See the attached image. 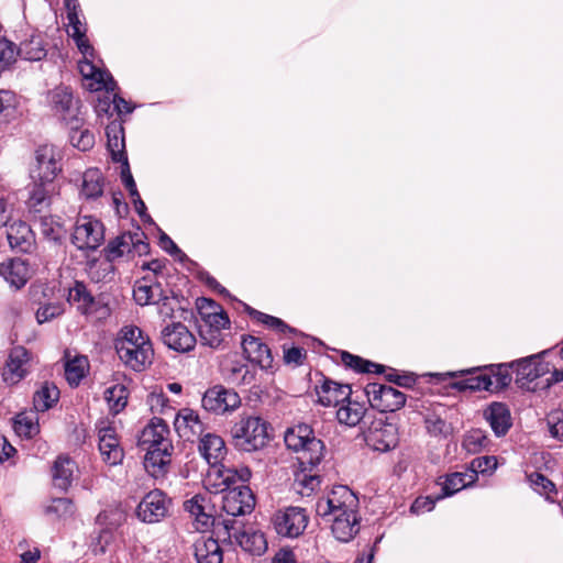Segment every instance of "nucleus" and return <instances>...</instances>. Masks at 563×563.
<instances>
[{
  "mask_svg": "<svg viewBox=\"0 0 563 563\" xmlns=\"http://www.w3.org/2000/svg\"><path fill=\"white\" fill-rule=\"evenodd\" d=\"M103 252L109 262L123 257L132 260L135 256L148 254L150 244L146 242L144 232L136 230L135 232H124L109 241Z\"/></svg>",
  "mask_w": 563,
  "mask_h": 563,
  "instance_id": "obj_7",
  "label": "nucleus"
},
{
  "mask_svg": "<svg viewBox=\"0 0 563 563\" xmlns=\"http://www.w3.org/2000/svg\"><path fill=\"white\" fill-rule=\"evenodd\" d=\"M197 563H222L223 551L218 540L201 536L194 544Z\"/></svg>",
  "mask_w": 563,
  "mask_h": 563,
  "instance_id": "obj_32",
  "label": "nucleus"
},
{
  "mask_svg": "<svg viewBox=\"0 0 563 563\" xmlns=\"http://www.w3.org/2000/svg\"><path fill=\"white\" fill-rule=\"evenodd\" d=\"M177 434L185 441H194L205 432V423L197 411L190 408L180 409L174 420Z\"/></svg>",
  "mask_w": 563,
  "mask_h": 563,
  "instance_id": "obj_21",
  "label": "nucleus"
},
{
  "mask_svg": "<svg viewBox=\"0 0 563 563\" xmlns=\"http://www.w3.org/2000/svg\"><path fill=\"white\" fill-rule=\"evenodd\" d=\"M93 53L90 55L92 57ZM88 56L84 55V60L79 62V71L82 77L88 81V89L91 91L107 90L113 91L115 89V81L108 71L101 70L93 65Z\"/></svg>",
  "mask_w": 563,
  "mask_h": 563,
  "instance_id": "obj_23",
  "label": "nucleus"
},
{
  "mask_svg": "<svg viewBox=\"0 0 563 563\" xmlns=\"http://www.w3.org/2000/svg\"><path fill=\"white\" fill-rule=\"evenodd\" d=\"M162 340L167 347L180 353L189 352L196 345L195 335L180 322L166 325L162 330Z\"/></svg>",
  "mask_w": 563,
  "mask_h": 563,
  "instance_id": "obj_20",
  "label": "nucleus"
},
{
  "mask_svg": "<svg viewBox=\"0 0 563 563\" xmlns=\"http://www.w3.org/2000/svg\"><path fill=\"white\" fill-rule=\"evenodd\" d=\"M75 468L76 463L71 459L65 455L58 456L52 470L54 485L66 490L71 485Z\"/></svg>",
  "mask_w": 563,
  "mask_h": 563,
  "instance_id": "obj_37",
  "label": "nucleus"
},
{
  "mask_svg": "<svg viewBox=\"0 0 563 563\" xmlns=\"http://www.w3.org/2000/svg\"><path fill=\"white\" fill-rule=\"evenodd\" d=\"M108 147L114 162H121L128 158L124 152V135L123 130L117 126L107 129Z\"/></svg>",
  "mask_w": 563,
  "mask_h": 563,
  "instance_id": "obj_47",
  "label": "nucleus"
},
{
  "mask_svg": "<svg viewBox=\"0 0 563 563\" xmlns=\"http://www.w3.org/2000/svg\"><path fill=\"white\" fill-rule=\"evenodd\" d=\"M52 111L67 123L79 122L77 102L68 87L59 86L48 93Z\"/></svg>",
  "mask_w": 563,
  "mask_h": 563,
  "instance_id": "obj_18",
  "label": "nucleus"
},
{
  "mask_svg": "<svg viewBox=\"0 0 563 563\" xmlns=\"http://www.w3.org/2000/svg\"><path fill=\"white\" fill-rule=\"evenodd\" d=\"M184 509L195 519L198 530L213 525V507L208 494H196L184 503Z\"/></svg>",
  "mask_w": 563,
  "mask_h": 563,
  "instance_id": "obj_24",
  "label": "nucleus"
},
{
  "mask_svg": "<svg viewBox=\"0 0 563 563\" xmlns=\"http://www.w3.org/2000/svg\"><path fill=\"white\" fill-rule=\"evenodd\" d=\"M484 417L497 437L505 435L512 426L508 407L501 402H493L484 411Z\"/></svg>",
  "mask_w": 563,
  "mask_h": 563,
  "instance_id": "obj_30",
  "label": "nucleus"
},
{
  "mask_svg": "<svg viewBox=\"0 0 563 563\" xmlns=\"http://www.w3.org/2000/svg\"><path fill=\"white\" fill-rule=\"evenodd\" d=\"M318 402L324 407H338L351 396L350 385L339 384L329 378H323L322 383L316 387Z\"/></svg>",
  "mask_w": 563,
  "mask_h": 563,
  "instance_id": "obj_26",
  "label": "nucleus"
},
{
  "mask_svg": "<svg viewBox=\"0 0 563 563\" xmlns=\"http://www.w3.org/2000/svg\"><path fill=\"white\" fill-rule=\"evenodd\" d=\"M358 509L357 496L344 485L334 486L327 497L318 499L316 514L318 517L352 516Z\"/></svg>",
  "mask_w": 563,
  "mask_h": 563,
  "instance_id": "obj_6",
  "label": "nucleus"
},
{
  "mask_svg": "<svg viewBox=\"0 0 563 563\" xmlns=\"http://www.w3.org/2000/svg\"><path fill=\"white\" fill-rule=\"evenodd\" d=\"M286 446L298 454L299 465L318 466L324 457V444L307 423H298L285 431Z\"/></svg>",
  "mask_w": 563,
  "mask_h": 563,
  "instance_id": "obj_4",
  "label": "nucleus"
},
{
  "mask_svg": "<svg viewBox=\"0 0 563 563\" xmlns=\"http://www.w3.org/2000/svg\"><path fill=\"white\" fill-rule=\"evenodd\" d=\"M225 379L234 385H251L255 380V374L246 364L232 361L223 366Z\"/></svg>",
  "mask_w": 563,
  "mask_h": 563,
  "instance_id": "obj_40",
  "label": "nucleus"
},
{
  "mask_svg": "<svg viewBox=\"0 0 563 563\" xmlns=\"http://www.w3.org/2000/svg\"><path fill=\"white\" fill-rule=\"evenodd\" d=\"M438 500H439L438 496L437 497H431V496L418 497L411 505L410 510H411V512L417 514V515L431 511L434 508L435 503Z\"/></svg>",
  "mask_w": 563,
  "mask_h": 563,
  "instance_id": "obj_63",
  "label": "nucleus"
},
{
  "mask_svg": "<svg viewBox=\"0 0 563 563\" xmlns=\"http://www.w3.org/2000/svg\"><path fill=\"white\" fill-rule=\"evenodd\" d=\"M45 512L48 516H54L56 519H64L74 515L75 506L69 498H54L46 506Z\"/></svg>",
  "mask_w": 563,
  "mask_h": 563,
  "instance_id": "obj_53",
  "label": "nucleus"
},
{
  "mask_svg": "<svg viewBox=\"0 0 563 563\" xmlns=\"http://www.w3.org/2000/svg\"><path fill=\"white\" fill-rule=\"evenodd\" d=\"M37 302L38 308L35 312L36 321L42 324L49 322L64 313V305L58 300L54 301H42L41 299H34Z\"/></svg>",
  "mask_w": 563,
  "mask_h": 563,
  "instance_id": "obj_45",
  "label": "nucleus"
},
{
  "mask_svg": "<svg viewBox=\"0 0 563 563\" xmlns=\"http://www.w3.org/2000/svg\"><path fill=\"white\" fill-rule=\"evenodd\" d=\"M104 178L100 169L88 168L81 176L79 194L87 200H95L102 196Z\"/></svg>",
  "mask_w": 563,
  "mask_h": 563,
  "instance_id": "obj_35",
  "label": "nucleus"
},
{
  "mask_svg": "<svg viewBox=\"0 0 563 563\" xmlns=\"http://www.w3.org/2000/svg\"><path fill=\"white\" fill-rule=\"evenodd\" d=\"M199 452L208 464L218 465L227 454L223 439L214 433H206L200 438Z\"/></svg>",
  "mask_w": 563,
  "mask_h": 563,
  "instance_id": "obj_31",
  "label": "nucleus"
},
{
  "mask_svg": "<svg viewBox=\"0 0 563 563\" xmlns=\"http://www.w3.org/2000/svg\"><path fill=\"white\" fill-rule=\"evenodd\" d=\"M52 190L53 183L33 179V184L29 188L27 206L35 211H41L44 206L48 205Z\"/></svg>",
  "mask_w": 563,
  "mask_h": 563,
  "instance_id": "obj_39",
  "label": "nucleus"
},
{
  "mask_svg": "<svg viewBox=\"0 0 563 563\" xmlns=\"http://www.w3.org/2000/svg\"><path fill=\"white\" fill-rule=\"evenodd\" d=\"M426 428L431 435L448 437L452 432L451 424L446 423L441 417L435 413H429L426 417Z\"/></svg>",
  "mask_w": 563,
  "mask_h": 563,
  "instance_id": "obj_54",
  "label": "nucleus"
},
{
  "mask_svg": "<svg viewBox=\"0 0 563 563\" xmlns=\"http://www.w3.org/2000/svg\"><path fill=\"white\" fill-rule=\"evenodd\" d=\"M87 360L75 357L65 364V377L69 385L78 386L86 375Z\"/></svg>",
  "mask_w": 563,
  "mask_h": 563,
  "instance_id": "obj_51",
  "label": "nucleus"
},
{
  "mask_svg": "<svg viewBox=\"0 0 563 563\" xmlns=\"http://www.w3.org/2000/svg\"><path fill=\"white\" fill-rule=\"evenodd\" d=\"M225 529L228 530L229 537H234L240 547L252 554L261 555L265 552L267 548L266 540L264 534L257 531L249 532L241 531L234 532L233 534L230 532V527L225 523Z\"/></svg>",
  "mask_w": 563,
  "mask_h": 563,
  "instance_id": "obj_36",
  "label": "nucleus"
},
{
  "mask_svg": "<svg viewBox=\"0 0 563 563\" xmlns=\"http://www.w3.org/2000/svg\"><path fill=\"white\" fill-rule=\"evenodd\" d=\"M104 399L114 413L122 411L128 404V389L122 384H115L104 390Z\"/></svg>",
  "mask_w": 563,
  "mask_h": 563,
  "instance_id": "obj_46",
  "label": "nucleus"
},
{
  "mask_svg": "<svg viewBox=\"0 0 563 563\" xmlns=\"http://www.w3.org/2000/svg\"><path fill=\"white\" fill-rule=\"evenodd\" d=\"M134 300L141 305L161 303L163 307L167 305L168 297L162 294L158 285H139L133 290Z\"/></svg>",
  "mask_w": 563,
  "mask_h": 563,
  "instance_id": "obj_44",
  "label": "nucleus"
},
{
  "mask_svg": "<svg viewBox=\"0 0 563 563\" xmlns=\"http://www.w3.org/2000/svg\"><path fill=\"white\" fill-rule=\"evenodd\" d=\"M70 298L78 303V310L86 317L95 320H106L111 314V309L103 297H93L84 284H76L70 292Z\"/></svg>",
  "mask_w": 563,
  "mask_h": 563,
  "instance_id": "obj_15",
  "label": "nucleus"
},
{
  "mask_svg": "<svg viewBox=\"0 0 563 563\" xmlns=\"http://www.w3.org/2000/svg\"><path fill=\"white\" fill-rule=\"evenodd\" d=\"M67 20L69 26V35L76 42L78 49L85 56L91 55L93 47L89 44V41L86 37V26L79 20V14L70 13L68 14Z\"/></svg>",
  "mask_w": 563,
  "mask_h": 563,
  "instance_id": "obj_41",
  "label": "nucleus"
},
{
  "mask_svg": "<svg viewBox=\"0 0 563 563\" xmlns=\"http://www.w3.org/2000/svg\"><path fill=\"white\" fill-rule=\"evenodd\" d=\"M104 240L103 223L91 217L84 216L76 220L71 242L80 251H96Z\"/></svg>",
  "mask_w": 563,
  "mask_h": 563,
  "instance_id": "obj_9",
  "label": "nucleus"
},
{
  "mask_svg": "<svg viewBox=\"0 0 563 563\" xmlns=\"http://www.w3.org/2000/svg\"><path fill=\"white\" fill-rule=\"evenodd\" d=\"M235 448L254 452L268 443V423L257 416L243 417L231 429Z\"/></svg>",
  "mask_w": 563,
  "mask_h": 563,
  "instance_id": "obj_5",
  "label": "nucleus"
},
{
  "mask_svg": "<svg viewBox=\"0 0 563 563\" xmlns=\"http://www.w3.org/2000/svg\"><path fill=\"white\" fill-rule=\"evenodd\" d=\"M489 443V439L485 431L481 429H472L465 433L462 446L471 454L479 453L485 450Z\"/></svg>",
  "mask_w": 563,
  "mask_h": 563,
  "instance_id": "obj_48",
  "label": "nucleus"
},
{
  "mask_svg": "<svg viewBox=\"0 0 563 563\" xmlns=\"http://www.w3.org/2000/svg\"><path fill=\"white\" fill-rule=\"evenodd\" d=\"M306 357V351L301 347L291 346L286 349L284 346V361L286 364L301 365Z\"/></svg>",
  "mask_w": 563,
  "mask_h": 563,
  "instance_id": "obj_64",
  "label": "nucleus"
},
{
  "mask_svg": "<svg viewBox=\"0 0 563 563\" xmlns=\"http://www.w3.org/2000/svg\"><path fill=\"white\" fill-rule=\"evenodd\" d=\"M364 440L373 451L388 452L399 443L398 427L383 417L375 418L364 432Z\"/></svg>",
  "mask_w": 563,
  "mask_h": 563,
  "instance_id": "obj_8",
  "label": "nucleus"
},
{
  "mask_svg": "<svg viewBox=\"0 0 563 563\" xmlns=\"http://www.w3.org/2000/svg\"><path fill=\"white\" fill-rule=\"evenodd\" d=\"M159 245L164 251L177 257L180 262L187 258L186 254L175 244V242L166 233H162L159 238Z\"/></svg>",
  "mask_w": 563,
  "mask_h": 563,
  "instance_id": "obj_62",
  "label": "nucleus"
},
{
  "mask_svg": "<svg viewBox=\"0 0 563 563\" xmlns=\"http://www.w3.org/2000/svg\"><path fill=\"white\" fill-rule=\"evenodd\" d=\"M60 159L62 152L57 146L52 144L38 146L35 151V165L31 170L32 179L53 183L62 170Z\"/></svg>",
  "mask_w": 563,
  "mask_h": 563,
  "instance_id": "obj_11",
  "label": "nucleus"
},
{
  "mask_svg": "<svg viewBox=\"0 0 563 563\" xmlns=\"http://www.w3.org/2000/svg\"><path fill=\"white\" fill-rule=\"evenodd\" d=\"M341 361L343 364L358 373H382L383 365L365 361L360 356L353 355L349 352H342Z\"/></svg>",
  "mask_w": 563,
  "mask_h": 563,
  "instance_id": "obj_49",
  "label": "nucleus"
},
{
  "mask_svg": "<svg viewBox=\"0 0 563 563\" xmlns=\"http://www.w3.org/2000/svg\"><path fill=\"white\" fill-rule=\"evenodd\" d=\"M33 274L34 269L26 260L12 257L0 263V276L15 290L23 288Z\"/></svg>",
  "mask_w": 563,
  "mask_h": 563,
  "instance_id": "obj_17",
  "label": "nucleus"
},
{
  "mask_svg": "<svg viewBox=\"0 0 563 563\" xmlns=\"http://www.w3.org/2000/svg\"><path fill=\"white\" fill-rule=\"evenodd\" d=\"M242 349L246 358L262 369L271 368L273 365V356L269 347L261 341V339L252 335L243 336Z\"/></svg>",
  "mask_w": 563,
  "mask_h": 563,
  "instance_id": "obj_27",
  "label": "nucleus"
},
{
  "mask_svg": "<svg viewBox=\"0 0 563 563\" xmlns=\"http://www.w3.org/2000/svg\"><path fill=\"white\" fill-rule=\"evenodd\" d=\"M251 476L252 472L246 466L219 472L221 483L217 490L222 494V510L229 516H244L254 509L255 497L251 488L245 485Z\"/></svg>",
  "mask_w": 563,
  "mask_h": 563,
  "instance_id": "obj_2",
  "label": "nucleus"
},
{
  "mask_svg": "<svg viewBox=\"0 0 563 563\" xmlns=\"http://www.w3.org/2000/svg\"><path fill=\"white\" fill-rule=\"evenodd\" d=\"M169 435V427L165 420L154 417L139 437V445L146 451L144 467L154 478H162L168 472L174 451Z\"/></svg>",
  "mask_w": 563,
  "mask_h": 563,
  "instance_id": "obj_1",
  "label": "nucleus"
},
{
  "mask_svg": "<svg viewBox=\"0 0 563 563\" xmlns=\"http://www.w3.org/2000/svg\"><path fill=\"white\" fill-rule=\"evenodd\" d=\"M201 405L209 412L225 415L240 407L241 398L235 390L216 385L205 391Z\"/></svg>",
  "mask_w": 563,
  "mask_h": 563,
  "instance_id": "obj_13",
  "label": "nucleus"
},
{
  "mask_svg": "<svg viewBox=\"0 0 563 563\" xmlns=\"http://www.w3.org/2000/svg\"><path fill=\"white\" fill-rule=\"evenodd\" d=\"M7 239L11 250L18 253H31L35 250V235L27 223L14 221L8 227Z\"/></svg>",
  "mask_w": 563,
  "mask_h": 563,
  "instance_id": "obj_25",
  "label": "nucleus"
},
{
  "mask_svg": "<svg viewBox=\"0 0 563 563\" xmlns=\"http://www.w3.org/2000/svg\"><path fill=\"white\" fill-rule=\"evenodd\" d=\"M99 451L106 463L117 465L122 462L123 449L120 446L115 429L110 424L99 427Z\"/></svg>",
  "mask_w": 563,
  "mask_h": 563,
  "instance_id": "obj_22",
  "label": "nucleus"
},
{
  "mask_svg": "<svg viewBox=\"0 0 563 563\" xmlns=\"http://www.w3.org/2000/svg\"><path fill=\"white\" fill-rule=\"evenodd\" d=\"M18 54L26 60H41L46 56V49L43 38L38 34H33L20 43Z\"/></svg>",
  "mask_w": 563,
  "mask_h": 563,
  "instance_id": "obj_43",
  "label": "nucleus"
},
{
  "mask_svg": "<svg viewBox=\"0 0 563 563\" xmlns=\"http://www.w3.org/2000/svg\"><path fill=\"white\" fill-rule=\"evenodd\" d=\"M221 331L222 330L219 329L199 327V333L202 343L212 349L219 347L222 343L223 339Z\"/></svg>",
  "mask_w": 563,
  "mask_h": 563,
  "instance_id": "obj_61",
  "label": "nucleus"
},
{
  "mask_svg": "<svg viewBox=\"0 0 563 563\" xmlns=\"http://www.w3.org/2000/svg\"><path fill=\"white\" fill-rule=\"evenodd\" d=\"M497 467V459L493 455L479 456L474 459L470 467L467 468L468 473H475L477 476L478 473H492Z\"/></svg>",
  "mask_w": 563,
  "mask_h": 563,
  "instance_id": "obj_56",
  "label": "nucleus"
},
{
  "mask_svg": "<svg viewBox=\"0 0 563 563\" xmlns=\"http://www.w3.org/2000/svg\"><path fill=\"white\" fill-rule=\"evenodd\" d=\"M327 523H331V531L334 538L341 542H349L360 531V518L357 511L352 516H334L322 518Z\"/></svg>",
  "mask_w": 563,
  "mask_h": 563,
  "instance_id": "obj_28",
  "label": "nucleus"
},
{
  "mask_svg": "<svg viewBox=\"0 0 563 563\" xmlns=\"http://www.w3.org/2000/svg\"><path fill=\"white\" fill-rule=\"evenodd\" d=\"M528 479L531 487L540 494H549L554 489V484L541 473L533 472L528 476Z\"/></svg>",
  "mask_w": 563,
  "mask_h": 563,
  "instance_id": "obj_60",
  "label": "nucleus"
},
{
  "mask_svg": "<svg viewBox=\"0 0 563 563\" xmlns=\"http://www.w3.org/2000/svg\"><path fill=\"white\" fill-rule=\"evenodd\" d=\"M70 143L74 147L86 152L95 144V135L88 129H80L78 122L70 123Z\"/></svg>",
  "mask_w": 563,
  "mask_h": 563,
  "instance_id": "obj_50",
  "label": "nucleus"
},
{
  "mask_svg": "<svg viewBox=\"0 0 563 563\" xmlns=\"http://www.w3.org/2000/svg\"><path fill=\"white\" fill-rule=\"evenodd\" d=\"M515 367L516 383L521 388H528L529 384L550 372L549 363L541 360L540 355H531L511 363Z\"/></svg>",
  "mask_w": 563,
  "mask_h": 563,
  "instance_id": "obj_19",
  "label": "nucleus"
},
{
  "mask_svg": "<svg viewBox=\"0 0 563 563\" xmlns=\"http://www.w3.org/2000/svg\"><path fill=\"white\" fill-rule=\"evenodd\" d=\"M442 479V477H440ZM477 481L475 473L455 472L448 474L443 477V481L439 484L442 486V493L438 495V499L450 497L460 490L473 485Z\"/></svg>",
  "mask_w": 563,
  "mask_h": 563,
  "instance_id": "obj_33",
  "label": "nucleus"
},
{
  "mask_svg": "<svg viewBox=\"0 0 563 563\" xmlns=\"http://www.w3.org/2000/svg\"><path fill=\"white\" fill-rule=\"evenodd\" d=\"M547 421L551 435L559 441H563V409L552 411Z\"/></svg>",
  "mask_w": 563,
  "mask_h": 563,
  "instance_id": "obj_59",
  "label": "nucleus"
},
{
  "mask_svg": "<svg viewBox=\"0 0 563 563\" xmlns=\"http://www.w3.org/2000/svg\"><path fill=\"white\" fill-rule=\"evenodd\" d=\"M205 317L206 320L199 327L223 330L230 325V319L222 308L218 312L205 313Z\"/></svg>",
  "mask_w": 563,
  "mask_h": 563,
  "instance_id": "obj_57",
  "label": "nucleus"
},
{
  "mask_svg": "<svg viewBox=\"0 0 563 563\" xmlns=\"http://www.w3.org/2000/svg\"><path fill=\"white\" fill-rule=\"evenodd\" d=\"M59 399V390L52 383H44L34 394L33 405L36 411L45 412L51 409Z\"/></svg>",
  "mask_w": 563,
  "mask_h": 563,
  "instance_id": "obj_42",
  "label": "nucleus"
},
{
  "mask_svg": "<svg viewBox=\"0 0 563 563\" xmlns=\"http://www.w3.org/2000/svg\"><path fill=\"white\" fill-rule=\"evenodd\" d=\"M114 350L123 365L134 372H143L153 363L152 342L136 325L121 328L114 339Z\"/></svg>",
  "mask_w": 563,
  "mask_h": 563,
  "instance_id": "obj_3",
  "label": "nucleus"
},
{
  "mask_svg": "<svg viewBox=\"0 0 563 563\" xmlns=\"http://www.w3.org/2000/svg\"><path fill=\"white\" fill-rule=\"evenodd\" d=\"M309 522L305 508L289 506L278 510L273 518L277 534L286 538H297L303 533Z\"/></svg>",
  "mask_w": 563,
  "mask_h": 563,
  "instance_id": "obj_12",
  "label": "nucleus"
},
{
  "mask_svg": "<svg viewBox=\"0 0 563 563\" xmlns=\"http://www.w3.org/2000/svg\"><path fill=\"white\" fill-rule=\"evenodd\" d=\"M245 310L247 311L249 316L253 319L257 320L258 322L267 325L271 329H274L278 332H292L294 329H291L289 325H287L282 319L266 314L264 312H261L256 309L251 308L250 306H245Z\"/></svg>",
  "mask_w": 563,
  "mask_h": 563,
  "instance_id": "obj_52",
  "label": "nucleus"
},
{
  "mask_svg": "<svg viewBox=\"0 0 563 563\" xmlns=\"http://www.w3.org/2000/svg\"><path fill=\"white\" fill-rule=\"evenodd\" d=\"M299 471L295 475V486L301 496H309L321 484V477L313 473L316 466L299 465Z\"/></svg>",
  "mask_w": 563,
  "mask_h": 563,
  "instance_id": "obj_38",
  "label": "nucleus"
},
{
  "mask_svg": "<svg viewBox=\"0 0 563 563\" xmlns=\"http://www.w3.org/2000/svg\"><path fill=\"white\" fill-rule=\"evenodd\" d=\"M477 371H478V368H471V369L461 371V372H450V373H446V375L450 377H457V376H460V375L462 376L464 374L470 375L468 377H465V378L460 379L452 384V386L460 391L493 390L494 382H493L492 375H488L485 373H479V374L474 375Z\"/></svg>",
  "mask_w": 563,
  "mask_h": 563,
  "instance_id": "obj_29",
  "label": "nucleus"
},
{
  "mask_svg": "<svg viewBox=\"0 0 563 563\" xmlns=\"http://www.w3.org/2000/svg\"><path fill=\"white\" fill-rule=\"evenodd\" d=\"M172 500L159 489L147 493L136 508L137 518L146 523L162 521L169 511Z\"/></svg>",
  "mask_w": 563,
  "mask_h": 563,
  "instance_id": "obj_14",
  "label": "nucleus"
},
{
  "mask_svg": "<svg viewBox=\"0 0 563 563\" xmlns=\"http://www.w3.org/2000/svg\"><path fill=\"white\" fill-rule=\"evenodd\" d=\"M338 407V421L347 427L357 426L364 418L367 410L365 402L353 400L351 399V396H349L347 399L344 402H341Z\"/></svg>",
  "mask_w": 563,
  "mask_h": 563,
  "instance_id": "obj_34",
  "label": "nucleus"
},
{
  "mask_svg": "<svg viewBox=\"0 0 563 563\" xmlns=\"http://www.w3.org/2000/svg\"><path fill=\"white\" fill-rule=\"evenodd\" d=\"M14 429L18 434L31 438L38 432V424L25 415L16 417Z\"/></svg>",
  "mask_w": 563,
  "mask_h": 563,
  "instance_id": "obj_58",
  "label": "nucleus"
},
{
  "mask_svg": "<svg viewBox=\"0 0 563 563\" xmlns=\"http://www.w3.org/2000/svg\"><path fill=\"white\" fill-rule=\"evenodd\" d=\"M364 394L372 408L380 412H394L401 409L406 404V395L398 389L378 384L371 383L364 388Z\"/></svg>",
  "mask_w": 563,
  "mask_h": 563,
  "instance_id": "obj_10",
  "label": "nucleus"
},
{
  "mask_svg": "<svg viewBox=\"0 0 563 563\" xmlns=\"http://www.w3.org/2000/svg\"><path fill=\"white\" fill-rule=\"evenodd\" d=\"M31 353L22 345L13 346L2 368V379L8 385L20 383L30 372Z\"/></svg>",
  "mask_w": 563,
  "mask_h": 563,
  "instance_id": "obj_16",
  "label": "nucleus"
},
{
  "mask_svg": "<svg viewBox=\"0 0 563 563\" xmlns=\"http://www.w3.org/2000/svg\"><path fill=\"white\" fill-rule=\"evenodd\" d=\"M18 55L14 43L7 38H0V71L9 68Z\"/></svg>",
  "mask_w": 563,
  "mask_h": 563,
  "instance_id": "obj_55",
  "label": "nucleus"
}]
</instances>
